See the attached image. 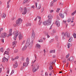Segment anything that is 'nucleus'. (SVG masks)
<instances>
[{
  "instance_id": "f257e3e1",
  "label": "nucleus",
  "mask_w": 76,
  "mask_h": 76,
  "mask_svg": "<svg viewBox=\"0 0 76 76\" xmlns=\"http://www.w3.org/2000/svg\"><path fill=\"white\" fill-rule=\"evenodd\" d=\"M13 35L15 37H13L14 39V40H16L17 38V37L18 36V35H19L18 36V38L20 40H22L23 39V37H22V35L20 34V32H19L18 31H14L13 33Z\"/></svg>"
},
{
  "instance_id": "f03ea898",
  "label": "nucleus",
  "mask_w": 76,
  "mask_h": 76,
  "mask_svg": "<svg viewBox=\"0 0 76 76\" xmlns=\"http://www.w3.org/2000/svg\"><path fill=\"white\" fill-rule=\"evenodd\" d=\"M34 43V42L33 40L30 42V39H28L26 43V46L27 47H28L29 48L31 49L33 46V44Z\"/></svg>"
},
{
  "instance_id": "7ed1b4c3",
  "label": "nucleus",
  "mask_w": 76,
  "mask_h": 76,
  "mask_svg": "<svg viewBox=\"0 0 76 76\" xmlns=\"http://www.w3.org/2000/svg\"><path fill=\"white\" fill-rule=\"evenodd\" d=\"M22 22V20L21 18H19L16 21V24H14L13 25L14 26L16 27V26H19L20 24H21V23Z\"/></svg>"
},
{
  "instance_id": "20e7f679",
  "label": "nucleus",
  "mask_w": 76,
  "mask_h": 76,
  "mask_svg": "<svg viewBox=\"0 0 76 76\" xmlns=\"http://www.w3.org/2000/svg\"><path fill=\"white\" fill-rule=\"evenodd\" d=\"M26 62L23 63V66H24V67H27L28 66V64L29 63V58L27 57L26 59Z\"/></svg>"
},
{
  "instance_id": "39448f33",
  "label": "nucleus",
  "mask_w": 76,
  "mask_h": 76,
  "mask_svg": "<svg viewBox=\"0 0 76 76\" xmlns=\"http://www.w3.org/2000/svg\"><path fill=\"white\" fill-rule=\"evenodd\" d=\"M35 33L34 31H32V34L31 35V39H33V40H34V39H35Z\"/></svg>"
},
{
  "instance_id": "423d86ee",
  "label": "nucleus",
  "mask_w": 76,
  "mask_h": 76,
  "mask_svg": "<svg viewBox=\"0 0 76 76\" xmlns=\"http://www.w3.org/2000/svg\"><path fill=\"white\" fill-rule=\"evenodd\" d=\"M7 35V34L6 33H4L1 34V38H6Z\"/></svg>"
},
{
  "instance_id": "0eeeda50",
  "label": "nucleus",
  "mask_w": 76,
  "mask_h": 76,
  "mask_svg": "<svg viewBox=\"0 0 76 76\" xmlns=\"http://www.w3.org/2000/svg\"><path fill=\"white\" fill-rule=\"evenodd\" d=\"M56 24L57 27H59L60 26V21L58 20H56Z\"/></svg>"
},
{
  "instance_id": "6e6552de",
  "label": "nucleus",
  "mask_w": 76,
  "mask_h": 76,
  "mask_svg": "<svg viewBox=\"0 0 76 76\" xmlns=\"http://www.w3.org/2000/svg\"><path fill=\"white\" fill-rule=\"evenodd\" d=\"M26 12H27V8L26 7H25L24 9V11L22 13V15H25L26 13Z\"/></svg>"
},
{
  "instance_id": "1a4fd4ad",
  "label": "nucleus",
  "mask_w": 76,
  "mask_h": 76,
  "mask_svg": "<svg viewBox=\"0 0 76 76\" xmlns=\"http://www.w3.org/2000/svg\"><path fill=\"white\" fill-rule=\"evenodd\" d=\"M67 61H70L71 62L73 61V57L71 56L69 58V59L67 60Z\"/></svg>"
},
{
  "instance_id": "9d476101",
  "label": "nucleus",
  "mask_w": 76,
  "mask_h": 76,
  "mask_svg": "<svg viewBox=\"0 0 76 76\" xmlns=\"http://www.w3.org/2000/svg\"><path fill=\"white\" fill-rule=\"evenodd\" d=\"M67 34V32H66L65 33H64V32H62L61 33L62 34V36L63 38V39H64V37L66 36V35Z\"/></svg>"
},
{
  "instance_id": "9b49d317",
  "label": "nucleus",
  "mask_w": 76,
  "mask_h": 76,
  "mask_svg": "<svg viewBox=\"0 0 76 76\" xmlns=\"http://www.w3.org/2000/svg\"><path fill=\"white\" fill-rule=\"evenodd\" d=\"M47 25H51V20H50V19H48L47 21Z\"/></svg>"
},
{
  "instance_id": "f8f14e48",
  "label": "nucleus",
  "mask_w": 76,
  "mask_h": 76,
  "mask_svg": "<svg viewBox=\"0 0 76 76\" xmlns=\"http://www.w3.org/2000/svg\"><path fill=\"white\" fill-rule=\"evenodd\" d=\"M48 17L49 20H51V19H53V16H52V15L51 14L48 15Z\"/></svg>"
},
{
  "instance_id": "ddd939ff",
  "label": "nucleus",
  "mask_w": 76,
  "mask_h": 76,
  "mask_svg": "<svg viewBox=\"0 0 76 76\" xmlns=\"http://www.w3.org/2000/svg\"><path fill=\"white\" fill-rule=\"evenodd\" d=\"M26 43L25 46H24V47H23L22 48V51H25V50H26V49L27 47L28 46H26Z\"/></svg>"
},
{
  "instance_id": "4468645a",
  "label": "nucleus",
  "mask_w": 76,
  "mask_h": 76,
  "mask_svg": "<svg viewBox=\"0 0 76 76\" xmlns=\"http://www.w3.org/2000/svg\"><path fill=\"white\" fill-rule=\"evenodd\" d=\"M36 48L37 49H39L41 48V46L40 45L37 44L36 45Z\"/></svg>"
},
{
  "instance_id": "2eb2a0df",
  "label": "nucleus",
  "mask_w": 76,
  "mask_h": 76,
  "mask_svg": "<svg viewBox=\"0 0 76 76\" xmlns=\"http://www.w3.org/2000/svg\"><path fill=\"white\" fill-rule=\"evenodd\" d=\"M18 66V65L17 62H16L15 63V64L13 65V67L14 68H16Z\"/></svg>"
},
{
  "instance_id": "dca6fc26",
  "label": "nucleus",
  "mask_w": 76,
  "mask_h": 76,
  "mask_svg": "<svg viewBox=\"0 0 76 76\" xmlns=\"http://www.w3.org/2000/svg\"><path fill=\"white\" fill-rule=\"evenodd\" d=\"M67 46H68V48H69L70 47H72V43H68L67 44Z\"/></svg>"
},
{
  "instance_id": "f3484780",
  "label": "nucleus",
  "mask_w": 76,
  "mask_h": 76,
  "mask_svg": "<svg viewBox=\"0 0 76 76\" xmlns=\"http://www.w3.org/2000/svg\"><path fill=\"white\" fill-rule=\"evenodd\" d=\"M59 16H60L61 18H64V14L60 13L59 14Z\"/></svg>"
},
{
  "instance_id": "a211bd4d",
  "label": "nucleus",
  "mask_w": 76,
  "mask_h": 76,
  "mask_svg": "<svg viewBox=\"0 0 76 76\" xmlns=\"http://www.w3.org/2000/svg\"><path fill=\"white\" fill-rule=\"evenodd\" d=\"M12 29H10V31H9V35L11 36L12 35Z\"/></svg>"
},
{
  "instance_id": "6ab92c4d",
  "label": "nucleus",
  "mask_w": 76,
  "mask_h": 76,
  "mask_svg": "<svg viewBox=\"0 0 76 76\" xmlns=\"http://www.w3.org/2000/svg\"><path fill=\"white\" fill-rule=\"evenodd\" d=\"M17 43V41H14L12 42V45H16Z\"/></svg>"
},
{
  "instance_id": "aec40b11",
  "label": "nucleus",
  "mask_w": 76,
  "mask_h": 76,
  "mask_svg": "<svg viewBox=\"0 0 76 76\" xmlns=\"http://www.w3.org/2000/svg\"><path fill=\"white\" fill-rule=\"evenodd\" d=\"M73 37H70L69 40V42H72L73 41Z\"/></svg>"
},
{
  "instance_id": "412c9836",
  "label": "nucleus",
  "mask_w": 76,
  "mask_h": 76,
  "mask_svg": "<svg viewBox=\"0 0 76 76\" xmlns=\"http://www.w3.org/2000/svg\"><path fill=\"white\" fill-rule=\"evenodd\" d=\"M6 61V58L5 57H4L2 58V62L5 63V61Z\"/></svg>"
},
{
  "instance_id": "4be33fe9",
  "label": "nucleus",
  "mask_w": 76,
  "mask_h": 76,
  "mask_svg": "<svg viewBox=\"0 0 76 76\" xmlns=\"http://www.w3.org/2000/svg\"><path fill=\"white\" fill-rule=\"evenodd\" d=\"M6 14H5L3 13L2 14V18H6Z\"/></svg>"
},
{
  "instance_id": "5701e85b",
  "label": "nucleus",
  "mask_w": 76,
  "mask_h": 76,
  "mask_svg": "<svg viewBox=\"0 0 76 76\" xmlns=\"http://www.w3.org/2000/svg\"><path fill=\"white\" fill-rule=\"evenodd\" d=\"M54 1H52L50 4V7H52L53 5H54Z\"/></svg>"
},
{
  "instance_id": "b1692460",
  "label": "nucleus",
  "mask_w": 76,
  "mask_h": 76,
  "mask_svg": "<svg viewBox=\"0 0 76 76\" xmlns=\"http://www.w3.org/2000/svg\"><path fill=\"white\" fill-rule=\"evenodd\" d=\"M70 34L69 33H68L66 35V36L67 38H69L70 37Z\"/></svg>"
},
{
  "instance_id": "393cba45",
  "label": "nucleus",
  "mask_w": 76,
  "mask_h": 76,
  "mask_svg": "<svg viewBox=\"0 0 76 76\" xmlns=\"http://www.w3.org/2000/svg\"><path fill=\"white\" fill-rule=\"evenodd\" d=\"M42 21H41V19H40L39 20V24H38L39 25H41V23H42Z\"/></svg>"
},
{
  "instance_id": "a878e982",
  "label": "nucleus",
  "mask_w": 76,
  "mask_h": 76,
  "mask_svg": "<svg viewBox=\"0 0 76 76\" xmlns=\"http://www.w3.org/2000/svg\"><path fill=\"white\" fill-rule=\"evenodd\" d=\"M28 2V0H24L23 2V4H25V3H26Z\"/></svg>"
},
{
  "instance_id": "bb28decb",
  "label": "nucleus",
  "mask_w": 76,
  "mask_h": 76,
  "mask_svg": "<svg viewBox=\"0 0 76 76\" xmlns=\"http://www.w3.org/2000/svg\"><path fill=\"white\" fill-rule=\"evenodd\" d=\"M43 23L44 25H47V21L43 22Z\"/></svg>"
},
{
  "instance_id": "cd10ccee",
  "label": "nucleus",
  "mask_w": 76,
  "mask_h": 76,
  "mask_svg": "<svg viewBox=\"0 0 76 76\" xmlns=\"http://www.w3.org/2000/svg\"><path fill=\"white\" fill-rule=\"evenodd\" d=\"M44 34L45 36H47L48 35V33L47 32H45Z\"/></svg>"
},
{
  "instance_id": "c85d7f7f",
  "label": "nucleus",
  "mask_w": 76,
  "mask_h": 76,
  "mask_svg": "<svg viewBox=\"0 0 76 76\" xmlns=\"http://www.w3.org/2000/svg\"><path fill=\"white\" fill-rule=\"evenodd\" d=\"M73 35L74 38H76V34L74 33L73 34Z\"/></svg>"
},
{
  "instance_id": "c756f323",
  "label": "nucleus",
  "mask_w": 76,
  "mask_h": 76,
  "mask_svg": "<svg viewBox=\"0 0 76 76\" xmlns=\"http://www.w3.org/2000/svg\"><path fill=\"white\" fill-rule=\"evenodd\" d=\"M53 62H50L49 64V65L50 66H52V65H53Z\"/></svg>"
},
{
  "instance_id": "7c9ffc66",
  "label": "nucleus",
  "mask_w": 76,
  "mask_h": 76,
  "mask_svg": "<svg viewBox=\"0 0 76 76\" xmlns=\"http://www.w3.org/2000/svg\"><path fill=\"white\" fill-rule=\"evenodd\" d=\"M54 41V39H52L49 42V43L50 44H51V42H53V41Z\"/></svg>"
},
{
  "instance_id": "2f4dec72",
  "label": "nucleus",
  "mask_w": 76,
  "mask_h": 76,
  "mask_svg": "<svg viewBox=\"0 0 76 76\" xmlns=\"http://www.w3.org/2000/svg\"><path fill=\"white\" fill-rule=\"evenodd\" d=\"M58 36H56L55 37V39L56 41H58Z\"/></svg>"
},
{
  "instance_id": "473e14b6",
  "label": "nucleus",
  "mask_w": 76,
  "mask_h": 76,
  "mask_svg": "<svg viewBox=\"0 0 76 76\" xmlns=\"http://www.w3.org/2000/svg\"><path fill=\"white\" fill-rule=\"evenodd\" d=\"M0 51H1L3 53V48H2L1 49L0 48Z\"/></svg>"
},
{
  "instance_id": "72a5a7b5",
  "label": "nucleus",
  "mask_w": 76,
  "mask_h": 76,
  "mask_svg": "<svg viewBox=\"0 0 76 76\" xmlns=\"http://www.w3.org/2000/svg\"><path fill=\"white\" fill-rule=\"evenodd\" d=\"M69 56H70V53H68L66 56V58H69Z\"/></svg>"
},
{
  "instance_id": "f704fd0d",
  "label": "nucleus",
  "mask_w": 76,
  "mask_h": 76,
  "mask_svg": "<svg viewBox=\"0 0 76 76\" xmlns=\"http://www.w3.org/2000/svg\"><path fill=\"white\" fill-rule=\"evenodd\" d=\"M56 51L55 50H53L50 51V53H55Z\"/></svg>"
},
{
  "instance_id": "c9c22d12",
  "label": "nucleus",
  "mask_w": 76,
  "mask_h": 76,
  "mask_svg": "<svg viewBox=\"0 0 76 76\" xmlns=\"http://www.w3.org/2000/svg\"><path fill=\"white\" fill-rule=\"evenodd\" d=\"M40 8H41V5H39L37 8L38 9H40Z\"/></svg>"
},
{
  "instance_id": "e433bc0d",
  "label": "nucleus",
  "mask_w": 76,
  "mask_h": 76,
  "mask_svg": "<svg viewBox=\"0 0 76 76\" xmlns=\"http://www.w3.org/2000/svg\"><path fill=\"white\" fill-rule=\"evenodd\" d=\"M5 54H9V53L8 52V51H5L4 52Z\"/></svg>"
},
{
  "instance_id": "4c0bfd02",
  "label": "nucleus",
  "mask_w": 76,
  "mask_h": 76,
  "mask_svg": "<svg viewBox=\"0 0 76 76\" xmlns=\"http://www.w3.org/2000/svg\"><path fill=\"white\" fill-rule=\"evenodd\" d=\"M75 14H76V12L74 11L71 14L72 16H73Z\"/></svg>"
},
{
  "instance_id": "58836bf2",
  "label": "nucleus",
  "mask_w": 76,
  "mask_h": 76,
  "mask_svg": "<svg viewBox=\"0 0 76 76\" xmlns=\"http://www.w3.org/2000/svg\"><path fill=\"white\" fill-rule=\"evenodd\" d=\"M71 21V19L70 18H69L67 20L68 22L69 23Z\"/></svg>"
},
{
  "instance_id": "ea45409f",
  "label": "nucleus",
  "mask_w": 76,
  "mask_h": 76,
  "mask_svg": "<svg viewBox=\"0 0 76 76\" xmlns=\"http://www.w3.org/2000/svg\"><path fill=\"white\" fill-rule=\"evenodd\" d=\"M38 42H43V40L42 39H41L40 40H38Z\"/></svg>"
},
{
  "instance_id": "a19ab883",
  "label": "nucleus",
  "mask_w": 76,
  "mask_h": 76,
  "mask_svg": "<svg viewBox=\"0 0 76 76\" xmlns=\"http://www.w3.org/2000/svg\"><path fill=\"white\" fill-rule=\"evenodd\" d=\"M53 66H50L49 67V70H51L52 69H53Z\"/></svg>"
},
{
  "instance_id": "79ce46f5",
  "label": "nucleus",
  "mask_w": 76,
  "mask_h": 76,
  "mask_svg": "<svg viewBox=\"0 0 76 76\" xmlns=\"http://www.w3.org/2000/svg\"><path fill=\"white\" fill-rule=\"evenodd\" d=\"M35 61H36V60H35L34 61H32L31 62V64H34V63H35Z\"/></svg>"
},
{
  "instance_id": "37998d69",
  "label": "nucleus",
  "mask_w": 76,
  "mask_h": 76,
  "mask_svg": "<svg viewBox=\"0 0 76 76\" xmlns=\"http://www.w3.org/2000/svg\"><path fill=\"white\" fill-rule=\"evenodd\" d=\"M37 69H36L34 70V69H33V72H36V71H37Z\"/></svg>"
},
{
  "instance_id": "c03bdc74",
  "label": "nucleus",
  "mask_w": 76,
  "mask_h": 76,
  "mask_svg": "<svg viewBox=\"0 0 76 76\" xmlns=\"http://www.w3.org/2000/svg\"><path fill=\"white\" fill-rule=\"evenodd\" d=\"M25 40H24L22 42V45H23V44H25Z\"/></svg>"
},
{
  "instance_id": "a18cd8bd",
  "label": "nucleus",
  "mask_w": 76,
  "mask_h": 76,
  "mask_svg": "<svg viewBox=\"0 0 76 76\" xmlns=\"http://www.w3.org/2000/svg\"><path fill=\"white\" fill-rule=\"evenodd\" d=\"M14 71L13 70H12L10 75H12V74H13V73H14Z\"/></svg>"
},
{
  "instance_id": "49530a36",
  "label": "nucleus",
  "mask_w": 76,
  "mask_h": 76,
  "mask_svg": "<svg viewBox=\"0 0 76 76\" xmlns=\"http://www.w3.org/2000/svg\"><path fill=\"white\" fill-rule=\"evenodd\" d=\"M10 0H9V1L7 2V5H9V3L10 2Z\"/></svg>"
},
{
  "instance_id": "de8ad7c7",
  "label": "nucleus",
  "mask_w": 76,
  "mask_h": 76,
  "mask_svg": "<svg viewBox=\"0 0 76 76\" xmlns=\"http://www.w3.org/2000/svg\"><path fill=\"white\" fill-rule=\"evenodd\" d=\"M23 69H24V66H23L21 67L20 69L21 70H22Z\"/></svg>"
},
{
  "instance_id": "09e8293b",
  "label": "nucleus",
  "mask_w": 76,
  "mask_h": 76,
  "mask_svg": "<svg viewBox=\"0 0 76 76\" xmlns=\"http://www.w3.org/2000/svg\"><path fill=\"white\" fill-rule=\"evenodd\" d=\"M44 8H42V9H41V12H43V11H44Z\"/></svg>"
},
{
  "instance_id": "8fccbe9b",
  "label": "nucleus",
  "mask_w": 76,
  "mask_h": 76,
  "mask_svg": "<svg viewBox=\"0 0 76 76\" xmlns=\"http://www.w3.org/2000/svg\"><path fill=\"white\" fill-rule=\"evenodd\" d=\"M60 10V9L58 8L57 9V10H56V12H57L58 13V12H59V10Z\"/></svg>"
},
{
  "instance_id": "3c124183",
  "label": "nucleus",
  "mask_w": 76,
  "mask_h": 76,
  "mask_svg": "<svg viewBox=\"0 0 76 76\" xmlns=\"http://www.w3.org/2000/svg\"><path fill=\"white\" fill-rule=\"evenodd\" d=\"M12 57H11V58H12V61H15V60H16L15 58H12Z\"/></svg>"
},
{
  "instance_id": "603ef678",
  "label": "nucleus",
  "mask_w": 76,
  "mask_h": 76,
  "mask_svg": "<svg viewBox=\"0 0 76 76\" xmlns=\"http://www.w3.org/2000/svg\"><path fill=\"white\" fill-rule=\"evenodd\" d=\"M53 33H56V30H53Z\"/></svg>"
},
{
  "instance_id": "864d4df0",
  "label": "nucleus",
  "mask_w": 76,
  "mask_h": 76,
  "mask_svg": "<svg viewBox=\"0 0 76 76\" xmlns=\"http://www.w3.org/2000/svg\"><path fill=\"white\" fill-rule=\"evenodd\" d=\"M18 50L16 49L15 50V53H18Z\"/></svg>"
},
{
  "instance_id": "5fc2aeb1",
  "label": "nucleus",
  "mask_w": 76,
  "mask_h": 76,
  "mask_svg": "<svg viewBox=\"0 0 76 76\" xmlns=\"http://www.w3.org/2000/svg\"><path fill=\"white\" fill-rule=\"evenodd\" d=\"M21 60L22 61H24V58L23 57H22L21 58Z\"/></svg>"
},
{
  "instance_id": "6e6d98bb",
  "label": "nucleus",
  "mask_w": 76,
  "mask_h": 76,
  "mask_svg": "<svg viewBox=\"0 0 76 76\" xmlns=\"http://www.w3.org/2000/svg\"><path fill=\"white\" fill-rule=\"evenodd\" d=\"M54 12V10H50V13H51L52 12Z\"/></svg>"
},
{
  "instance_id": "4d7b16f0",
  "label": "nucleus",
  "mask_w": 76,
  "mask_h": 76,
  "mask_svg": "<svg viewBox=\"0 0 76 76\" xmlns=\"http://www.w3.org/2000/svg\"><path fill=\"white\" fill-rule=\"evenodd\" d=\"M31 8H33V9H34L35 8V6L34 5H33L31 6Z\"/></svg>"
},
{
  "instance_id": "13d9d810",
  "label": "nucleus",
  "mask_w": 76,
  "mask_h": 76,
  "mask_svg": "<svg viewBox=\"0 0 76 76\" xmlns=\"http://www.w3.org/2000/svg\"><path fill=\"white\" fill-rule=\"evenodd\" d=\"M37 3H35V5H36V8H37Z\"/></svg>"
},
{
  "instance_id": "bf43d9fd",
  "label": "nucleus",
  "mask_w": 76,
  "mask_h": 76,
  "mask_svg": "<svg viewBox=\"0 0 76 76\" xmlns=\"http://www.w3.org/2000/svg\"><path fill=\"white\" fill-rule=\"evenodd\" d=\"M23 10V8H22V7H20V10H21V11H22Z\"/></svg>"
},
{
  "instance_id": "052dcab7",
  "label": "nucleus",
  "mask_w": 76,
  "mask_h": 76,
  "mask_svg": "<svg viewBox=\"0 0 76 76\" xmlns=\"http://www.w3.org/2000/svg\"><path fill=\"white\" fill-rule=\"evenodd\" d=\"M3 28H0V31H3Z\"/></svg>"
},
{
  "instance_id": "680f3d73",
  "label": "nucleus",
  "mask_w": 76,
  "mask_h": 76,
  "mask_svg": "<svg viewBox=\"0 0 76 76\" xmlns=\"http://www.w3.org/2000/svg\"><path fill=\"white\" fill-rule=\"evenodd\" d=\"M66 22H67V21H66V20L65 21L63 20V22L64 23H66Z\"/></svg>"
},
{
  "instance_id": "e2e57ef3",
  "label": "nucleus",
  "mask_w": 76,
  "mask_h": 76,
  "mask_svg": "<svg viewBox=\"0 0 76 76\" xmlns=\"http://www.w3.org/2000/svg\"><path fill=\"white\" fill-rule=\"evenodd\" d=\"M45 75L46 76H48V74L47 72H45Z\"/></svg>"
},
{
  "instance_id": "0e129e2a",
  "label": "nucleus",
  "mask_w": 76,
  "mask_h": 76,
  "mask_svg": "<svg viewBox=\"0 0 76 76\" xmlns=\"http://www.w3.org/2000/svg\"><path fill=\"white\" fill-rule=\"evenodd\" d=\"M34 56H35V59H37V55H36V54H35L34 55Z\"/></svg>"
},
{
  "instance_id": "69168bd1",
  "label": "nucleus",
  "mask_w": 76,
  "mask_h": 76,
  "mask_svg": "<svg viewBox=\"0 0 76 76\" xmlns=\"http://www.w3.org/2000/svg\"><path fill=\"white\" fill-rule=\"evenodd\" d=\"M19 58V56H17L15 58V59H18V58Z\"/></svg>"
},
{
  "instance_id": "338daca9",
  "label": "nucleus",
  "mask_w": 76,
  "mask_h": 76,
  "mask_svg": "<svg viewBox=\"0 0 76 76\" xmlns=\"http://www.w3.org/2000/svg\"><path fill=\"white\" fill-rule=\"evenodd\" d=\"M37 18H38V19H41V17L39 16H37Z\"/></svg>"
},
{
  "instance_id": "774afa93",
  "label": "nucleus",
  "mask_w": 76,
  "mask_h": 76,
  "mask_svg": "<svg viewBox=\"0 0 76 76\" xmlns=\"http://www.w3.org/2000/svg\"><path fill=\"white\" fill-rule=\"evenodd\" d=\"M1 41L2 42H4V39H2Z\"/></svg>"
}]
</instances>
